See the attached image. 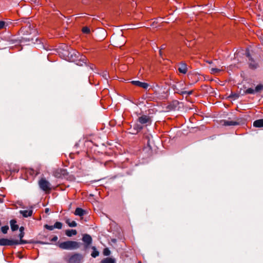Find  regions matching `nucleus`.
<instances>
[{"label": "nucleus", "mask_w": 263, "mask_h": 263, "mask_svg": "<svg viewBox=\"0 0 263 263\" xmlns=\"http://www.w3.org/2000/svg\"><path fill=\"white\" fill-rule=\"evenodd\" d=\"M66 60L72 62H77V64L79 65L85 63L86 61L84 56L81 55L79 52L74 50L67 52Z\"/></svg>", "instance_id": "obj_1"}, {"label": "nucleus", "mask_w": 263, "mask_h": 263, "mask_svg": "<svg viewBox=\"0 0 263 263\" xmlns=\"http://www.w3.org/2000/svg\"><path fill=\"white\" fill-rule=\"evenodd\" d=\"M56 245L60 249L63 250H72L77 249L80 247L79 242L72 240H68L63 242L58 241Z\"/></svg>", "instance_id": "obj_2"}, {"label": "nucleus", "mask_w": 263, "mask_h": 263, "mask_svg": "<svg viewBox=\"0 0 263 263\" xmlns=\"http://www.w3.org/2000/svg\"><path fill=\"white\" fill-rule=\"evenodd\" d=\"M83 256L79 253H74L69 258L68 263H81L83 259Z\"/></svg>", "instance_id": "obj_3"}, {"label": "nucleus", "mask_w": 263, "mask_h": 263, "mask_svg": "<svg viewBox=\"0 0 263 263\" xmlns=\"http://www.w3.org/2000/svg\"><path fill=\"white\" fill-rule=\"evenodd\" d=\"M246 56L248 58V64L249 68L255 69L259 67L258 63L255 61L251 56L248 51H246Z\"/></svg>", "instance_id": "obj_4"}, {"label": "nucleus", "mask_w": 263, "mask_h": 263, "mask_svg": "<svg viewBox=\"0 0 263 263\" xmlns=\"http://www.w3.org/2000/svg\"><path fill=\"white\" fill-rule=\"evenodd\" d=\"M40 188L44 191H48L51 190V184L49 181L44 178H42L39 182Z\"/></svg>", "instance_id": "obj_5"}, {"label": "nucleus", "mask_w": 263, "mask_h": 263, "mask_svg": "<svg viewBox=\"0 0 263 263\" xmlns=\"http://www.w3.org/2000/svg\"><path fill=\"white\" fill-rule=\"evenodd\" d=\"M18 244H19V242L17 240H11L7 238L0 239V246H13Z\"/></svg>", "instance_id": "obj_6"}, {"label": "nucleus", "mask_w": 263, "mask_h": 263, "mask_svg": "<svg viewBox=\"0 0 263 263\" xmlns=\"http://www.w3.org/2000/svg\"><path fill=\"white\" fill-rule=\"evenodd\" d=\"M112 42L117 47L122 46L125 43V40L122 35L119 36L116 39L112 38Z\"/></svg>", "instance_id": "obj_7"}, {"label": "nucleus", "mask_w": 263, "mask_h": 263, "mask_svg": "<svg viewBox=\"0 0 263 263\" xmlns=\"http://www.w3.org/2000/svg\"><path fill=\"white\" fill-rule=\"evenodd\" d=\"M138 121L141 124H145L146 125L151 123V119L150 117L146 115H143L138 118Z\"/></svg>", "instance_id": "obj_8"}, {"label": "nucleus", "mask_w": 263, "mask_h": 263, "mask_svg": "<svg viewBox=\"0 0 263 263\" xmlns=\"http://www.w3.org/2000/svg\"><path fill=\"white\" fill-rule=\"evenodd\" d=\"M20 213L22 214L24 217L27 218L31 216L33 213L32 206H30L28 210L20 211Z\"/></svg>", "instance_id": "obj_9"}, {"label": "nucleus", "mask_w": 263, "mask_h": 263, "mask_svg": "<svg viewBox=\"0 0 263 263\" xmlns=\"http://www.w3.org/2000/svg\"><path fill=\"white\" fill-rule=\"evenodd\" d=\"M82 240L85 243L86 247L90 245L92 242L91 237L88 234H84L83 236Z\"/></svg>", "instance_id": "obj_10"}, {"label": "nucleus", "mask_w": 263, "mask_h": 263, "mask_svg": "<svg viewBox=\"0 0 263 263\" xmlns=\"http://www.w3.org/2000/svg\"><path fill=\"white\" fill-rule=\"evenodd\" d=\"M132 84L138 86L139 87H140L141 88H143L144 89H147L149 86L148 84L145 82H142L139 81H133L132 82Z\"/></svg>", "instance_id": "obj_11"}, {"label": "nucleus", "mask_w": 263, "mask_h": 263, "mask_svg": "<svg viewBox=\"0 0 263 263\" xmlns=\"http://www.w3.org/2000/svg\"><path fill=\"white\" fill-rule=\"evenodd\" d=\"M223 124L225 126H235L239 124V122L232 120H223Z\"/></svg>", "instance_id": "obj_12"}, {"label": "nucleus", "mask_w": 263, "mask_h": 263, "mask_svg": "<svg viewBox=\"0 0 263 263\" xmlns=\"http://www.w3.org/2000/svg\"><path fill=\"white\" fill-rule=\"evenodd\" d=\"M178 70L180 73L185 74L187 72V66L185 63H181L179 68Z\"/></svg>", "instance_id": "obj_13"}, {"label": "nucleus", "mask_w": 263, "mask_h": 263, "mask_svg": "<svg viewBox=\"0 0 263 263\" xmlns=\"http://www.w3.org/2000/svg\"><path fill=\"white\" fill-rule=\"evenodd\" d=\"M11 229L12 231H15L18 229V226L16 224L15 220H11L10 222Z\"/></svg>", "instance_id": "obj_14"}, {"label": "nucleus", "mask_w": 263, "mask_h": 263, "mask_svg": "<svg viewBox=\"0 0 263 263\" xmlns=\"http://www.w3.org/2000/svg\"><path fill=\"white\" fill-rule=\"evenodd\" d=\"M253 126L256 127H263V119L255 121L253 123Z\"/></svg>", "instance_id": "obj_15"}, {"label": "nucleus", "mask_w": 263, "mask_h": 263, "mask_svg": "<svg viewBox=\"0 0 263 263\" xmlns=\"http://www.w3.org/2000/svg\"><path fill=\"white\" fill-rule=\"evenodd\" d=\"M85 213V211L84 210L80 208H77L75 210L74 214L76 215L82 216L84 215Z\"/></svg>", "instance_id": "obj_16"}, {"label": "nucleus", "mask_w": 263, "mask_h": 263, "mask_svg": "<svg viewBox=\"0 0 263 263\" xmlns=\"http://www.w3.org/2000/svg\"><path fill=\"white\" fill-rule=\"evenodd\" d=\"M66 235L68 237H71L73 235H76L77 232L76 230H67L65 232Z\"/></svg>", "instance_id": "obj_17"}, {"label": "nucleus", "mask_w": 263, "mask_h": 263, "mask_svg": "<svg viewBox=\"0 0 263 263\" xmlns=\"http://www.w3.org/2000/svg\"><path fill=\"white\" fill-rule=\"evenodd\" d=\"M66 223L70 227H76L77 226V223L75 221L71 220L69 219H67L66 220Z\"/></svg>", "instance_id": "obj_18"}, {"label": "nucleus", "mask_w": 263, "mask_h": 263, "mask_svg": "<svg viewBox=\"0 0 263 263\" xmlns=\"http://www.w3.org/2000/svg\"><path fill=\"white\" fill-rule=\"evenodd\" d=\"M101 263H116L115 260L111 258H106L103 259Z\"/></svg>", "instance_id": "obj_19"}, {"label": "nucleus", "mask_w": 263, "mask_h": 263, "mask_svg": "<svg viewBox=\"0 0 263 263\" xmlns=\"http://www.w3.org/2000/svg\"><path fill=\"white\" fill-rule=\"evenodd\" d=\"M92 248L93 249V251L91 253V255L92 257L96 258V257L99 256V252L97 250L95 247H93Z\"/></svg>", "instance_id": "obj_20"}, {"label": "nucleus", "mask_w": 263, "mask_h": 263, "mask_svg": "<svg viewBox=\"0 0 263 263\" xmlns=\"http://www.w3.org/2000/svg\"><path fill=\"white\" fill-rule=\"evenodd\" d=\"M62 227H63V223L61 222H56L54 225H53V227H54L55 229H61L62 228Z\"/></svg>", "instance_id": "obj_21"}, {"label": "nucleus", "mask_w": 263, "mask_h": 263, "mask_svg": "<svg viewBox=\"0 0 263 263\" xmlns=\"http://www.w3.org/2000/svg\"><path fill=\"white\" fill-rule=\"evenodd\" d=\"M221 70H222V69L217 68H212L211 69V73H213V74L219 73Z\"/></svg>", "instance_id": "obj_22"}, {"label": "nucleus", "mask_w": 263, "mask_h": 263, "mask_svg": "<svg viewBox=\"0 0 263 263\" xmlns=\"http://www.w3.org/2000/svg\"><path fill=\"white\" fill-rule=\"evenodd\" d=\"M263 90V85L259 84L255 88V92H258Z\"/></svg>", "instance_id": "obj_23"}, {"label": "nucleus", "mask_w": 263, "mask_h": 263, "mask_svg": "<svg viewBox=\"0 0 263 263\" xmlns=\"http://www.w3.org/2000/svg\"><path fill=\"white\" fill-rule=\"evenodd\" d=\"M8 24L4 21H0V30L6 28Z\"/></svg>", "instance_id": "obj_24"}, {"label": "nucleus", "mask_w": 263, "mask_h": 263, "mask_svg": "<svg viewBox=\"0 0 263 263\" xmlns=\"http://www.w3.org/2000/svg\"><path fill=\"white\" fill-rule=\"evenodd\" d=\"M246 93L248 94H254L255 93V89L249 88L246 90Z\"/></svg>", "instance_id": "obj_25"}, {"label": "nucleus", "mask_w": 263, "mask_h": 263, "mask_svg": "<svg viewBox=\"0 0 263 263\" xmlns=\"http://www.w3.org/2000/svg\"><path fill=\"white\" fill-rule=\"evenodd\" d=\"M9 229L8 226H3L1 228V231L4 234H6Z\"/></svg>", "instance_id": "obj_26"}, {"label": "nucleus", "mask_w": 263, "mask_h": 263, "mask_svg": "<svg viewBox=\"0 0 263 263\" xmlns=\"http://www.w3.org/2000/svg\"><path fill=\"white\" fill-rule=\"evenodd\" d=\"M82 32L84 33H89L90 32V29L87 27H84L82 29Z\"/></svg>", "instance_id": "obj_27"}, {"label": "nucleus", "mask_w": 263, "mask_h": 263, "mask_svg": "<svg viewBox=\"0 0 263 263\" xmlns=\"http://www.w3.org/2000/svg\"><path fill=\"white\" fill-rule=\"evenodd\" d=\"M44 228L48 230H50V231H52L54 229H55L54 227H53V226H49L48 224L44 225Z\"/></svg>", "instance_id": "obj_28"}, {"label": "nucleus", "mask_w": 263, "mask_h": 263, "mask_svg": "<svg viewBox=\"0 0 263 263\" xmlns=\"http://www.w3.org/2000/svg\"><path fill=\"white\" fill-rule=\"evenodd\" d=\"M110 254V252L108 248H105L103 251V254L105 256H108Z\"/></svg>", "instance_id": "obj_29"}, {"label": "nucleus", "mask_w": 263, "mask_h": 263, "mask_svg": "<svg viewBox=\"0 0 263 263\" xmlns=\"http://www.w3.org/2000/svg\"><path fill=\"white\" fill-rule=\"evenodd\" d=\"M193 92V91L192 90H190V91H181V94L182 95H190Z\"/></svg>", "instance_id": "obj_30"}, {"label": "nucleus", "mask_w": 263, "mask_h": 263, "mask_svg": "<svg viewBox=\"0 0 263 263\" xmlns=\"http://www.w3.org/2000/svg\"><path fill=\"white\" fill-rule=\"evenodd\" d=\"M143 127L139 124H137L135 126L134 128L136 129L137 130H141L142 129Z\"/></svg>", "instance_id": "obj_31"}, {"label": "nucleus", "mask_w": 263, "mask_h": 263, "mask_svg": "<svg viewBox=\"0 0 263 263\" xmlns=\"http://www.w3.org/2000/svg\"><path fill=\"white\" fill-rule=\"evenodd\" d=\"M102 77L106 80L107 79L108 73L107 71H104L102 73Z\"/></svg>", "instance_id": "obj_32"}, {"label": "nucleus", "mask_w": 263, "mask_h": 263, "mask_svg": "<svg viewBox=\"0 0 263 263\" xmlns=\"http://www.w3.org/2000/svg\"><path fill=\"white\" fill-rule=\"evenodd\" d=\"M165 45H163L161 46V48L159 50V54L161 56L162 55V50L165 49Z\"/></svg>", "instance_id": "obj_33"}, {"label": "nucleus", "mask_w": 263, "mask_h": 263, "mask_svg": "<svg viewBox=\"0 0 263 263\" xmlns=\"http://www.w3.org/2000/svg\"><path fill=\"white\" fill-rule=\"evenodd\" d=\"M58 237L57 236H54L51 239V241L53 242H55L58 240Z\"/></svg>", "instance_id": "obj_34"}, {"label": "nucleus", "mask_w": 263, "mask_h": 263, "mask_svg": "<svg viewBox=\"0 0 263 263\" xmlns=\"http://www.w3.org/2000/svg\"><path fill=\"white\" fill-rule=\"evenodd\" d=\"M24 232H21V233L19 235V237L21 239L24 237ZM21 241H23V240H21Z\"/></svg>", "instance_id": "obj_35"}, {"label": "nucleus", "mask_w": 263, "mask_h": 263, "mask_svg": "<svg viewBox=\"0 0 263 263\" xmlns=\"http://www.w3.org/2000/svg\"><path fill=\"white\" fill-rule=\"evenodd\" d=\"M23 230H24V227H21L20 228V231H21V232H23Z\"/></svg>", "instance_id": "obj_36"}, {"label": "nucleus", "mask_w": 263, "mask_h": 263, "mask_svg": "<svg viewBox=\"0 0 263 263\" xmlns=\"http://www.w3.org/2000/svg\"><path fill=\"white\" fill-rule=\"evenodd\" d=\"M48 212H49V209H47V208H46V209H45V213H48Z\"/></svg>", "instance_id": "obj_37"}, {"label": "nucleus", "mask_w": 263, "mask_h": 263, "mask_svg": "<svg viewBox=\"0 0 263 263\" xmlns=\"http://www.w3.org/2000/svg\"><path fill=\"white\" fill-rule=\"evenodd\" d=\"M31 2L36 3V0H30Z\"/></svg>", "instance_id": "obj_38"}, {"label": "nucleus", "mask_w": 263, "mask_h": 263, "mask_svg": "<svg viewBox=\"0 0 263 263\" xmlns=\"http://www.w3.org/2000/svg\"><path fill=\"white\" fill-rule=\"evenodd\" d=\"M207 62L209 64H211L212 63V62L211 61H207Z\"/></svg>", "instance_id": "obj_39"}, {"label": "nucleus", "mask_w": 263, "mask_h": 263, "mask_svg": "<svg viewBox=\"0 0 263 263\" xmlns=\"http://www.w3.org/2000/svg\"><path fill=\"white\" fill-rule=\"evenodd\" d=\"M1 225V221H0V226Z\"/></svg>", "instance_id": "obj_40"}, {"label": "nucleus", "mask_w": 263, "mask_h": 263, "mask_svg": "<svg viewBox=\"0 0 263 263\" xmlns=\"http://www.w3.org/2000/svg\"><path fill=\"white\" fill-rule=\"evenodd\" d=\"M138 263H141V261H139Z\"/></svg>", "instance_id": "obj_41"}]
</instances>
